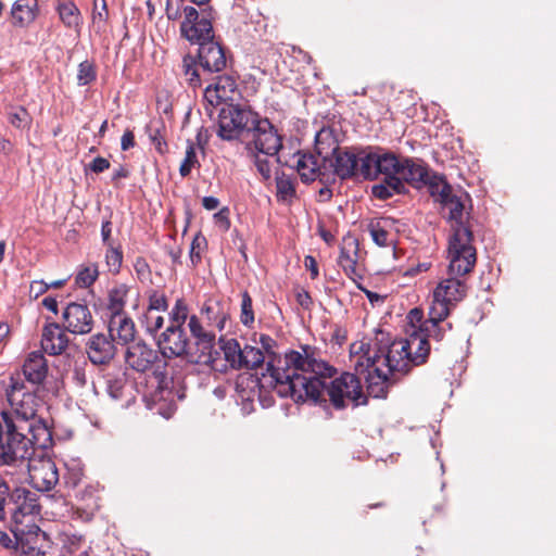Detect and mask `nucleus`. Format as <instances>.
Segmentation results:
<instances>
[{
	"mask_svg": "<svg viewBox=\"0 0 556 556\" xmlns=\"http://www.w3.org/2000/svg\"><path fill=\"white\" fill-rule=\"evenodd\" d=\"M128 293L129 287L125 283L116 285L109 290L106 301L109 317L126 314L125 305Z\"/></svg>",
	"mask_w": 556,
	"mask_h": 556,
	"instance_id": "obj_28",
	"label": "nucleus"
},
{
	"mask_svg": "<svg viewBox=\"0 0 556 556\" xmlns=\"http://www.w3.org/2000/svg\"><path fill=\"white\" fill-rule=\"evenodd\" d=\"M65 472L62 482L68 489H75L83 480L84 469L79 460L71 459L65 463Z\"/></svg>",
	"mask_w": 556,
	"mask_h": 556,
	"instance_id": "obj_34",
	"label": "nucleus"
},
{
	"mask_svg": "<svg viewBox=\"0 0 556 556\" xmlns=\"http://www.w3.org/2000/svg\"><path fill=\"white\" fill-rule=\"evenodd\" d=\"M9 122L16 128H23L29 124L30 117L26 109L18 106L9 113Z\"/></svg>",
	"mask_w": 556,
	"mask_h": 556,
	"instance_id": "obj_52",
	"label": "nucleus"
},
{
	"mask_svg": "<svg viewBox=\"0 0 556 556\" xmlns=\"http://www.w3.org/2000/svg\"><path fill=\"white\" fill-rule=\"evenodd\" d=\"M327 393L334 408L342 409L348 402L354 407L367 404V396L363 392L361 379L352 372H343L340 377L327 379V386L321 392Z\"/></svg>",
	"mask_w": 556,
	"mask_h": 556,
	"instance_id": "obj_8",
	"label": "nucleus"
},
{
	"mask_svg": "<svg viewBox=\"0 0 556 556\" xmlns=\"http://www.w3.org/2000/svg\"><path fill=\"white\" fill-rule=\"evenodd\" d=\"M368 231L371 236L372 241L377 245L387 247L389 244V232L382 226H380V223H370L368 225Z\"/></svg>",
	"mask_w": 556,
	"mask_h": 556,
	"instance_id": "obj_50",
	"label": "nucleus"
},
{
	"mask_svg": "<svg viewBox=\"0 0 556 556\" xmlns=\"http://www.w3.org/2000/svg\"><path fill=\"white\" fill-rule=\"evenodd\" d=\"M106 392L113 400H121L124 397V391L127 384V378L125 374L121 375H108L105 379Z\"/></svg>",
	"mask_w": 556,
	"mask_h": 556,
	"instance_id": "obj_38",
	"label": "nucleus"
},
{
	"mask_svg": "<svg viewBox=\"0 0 556 556\" xmlns=\"http://www.w3.org/2000/svg\"><path fill=\"white\" fill-rule=\"evenodd\" d=\"M466 274L452 273L448 268V277L442 280L433 291V299L443 301L450 305H455L467 294V285L459 277Z\"/></svg>",
	"mask_w": 556,
	"mask_h": 556,
	"instance_id": "obj_20",
	"label": "nucleus"
},
{
	"mask_svg": "<svg viewBox=\"0 0 556 556\" xmlns=\"http://www.w3.org/2000/svg\"><path fill=\"white\" fill-rule=\"evenodd\" d=\"M11 410H3L0 420V434L3 451L16 445L36 444L47 450L53 445V432L48 421L38 414L41 400L33 392H23L15 399Z\"/></svg>",
	"mask_w": 556,
	"mask_h": 556,
	"instance_id": "obj_2",
	"label": "nucleus"
},
{
	"mask_svg": "<svg viewBox=\"0 0 556 556\" xmlns=\"http://www.w3.org/2000/svg\"><path fill=\"white\" fill-rule=\"evenodd\" d=\"M62 317L64 328L73 334H87L93 328V316L85 303L72 302L67 304Z\"/></svg>",
	"mask_w": 556,
	"mask_h": 556,
	"instance_id": "obj_16",
	"label": "nucleus"
},
{
	"mask_svg": "<svg viewBox=\"0 0 556 556\" xmlns=\"http://www.w3.org/2000/svg\"><path fill=\"white\" fill-rule=\"evenodd\" d=\"M197 164H199V162H198V159H197L195 149H194L192 143H189L188 147H187V150H186L185 159H184V161H182V163L180 164V167H179V174L181 175V177L189 176L191 170H192V168Z\"/></svg>",
	"mask_w": 556,
	"mask_h": 556,
	"instance_id": "obj_47",
	"label": "nucleus"
},
{
	"mask_svg": "<svg viewBox=\"0 0 556 556\" xmlns=\"http://www.w3.org/2000/svg\"><path fill=\"white\" fill-rule=\"evenodd\" d=\"M146 131L149 135V138H150L151 142L153 143V146L155 147V149L160 153H164L165 148H166V142H165L164 137L161 135L160 127L156 126L154 123H151L150 125H147Z\"/></svg>",
	"mask_w": 556,
	"mask_h": 556,
	"instance_id": "obj_51",
	"label": "nucleus"
},
{
	"mask_svg": "<svg viewBox=\"0 0 556 556\" xmlns=\"http://www.w3.org/2000/svg\"><path fill=\"white\" fill-rule=\"evenodd\" d=\"M401 161L402 159L392 151L368 146L363 169L369 181L376 180L380 175L388 178L397 175Z\"/></svg>",
	"mask_w": 556,
	"mask_h": 556,
	"instance_id": "obj_13",
	"label": "nucleus"
},
{
	"mask_svg": "<svg viewBox=\"0 0 556 556\" xmlns=\"http://www.w3.org/2000/svg\"><path fill=\"white\" fill-rule=\"evenodd\" d=\"M56 10H58L60 20L66 27L74 28V29H78L80 27L81 14H80L79 9L77 8V5L74 2L68 1V2L59 3Z\"/></svg>",
	"mask_w": 556,
	"mask_h": 556,
	"instance_id": "obj_30",
	"label": "nucleus"
},
{
	"mask_svg": "<svg viewBox=\"0 0 556 556\" xmlns=\"http://www.w3.org/2000/svg\"><path fill=\"white\" fill-rule=\"evenodd\" d=\"M188 327L193 338H197L201 332L204 331V328L195 315L190 316Z\"/></svg>",
	"mask_w": 556,
	"mask_h": 556,
	"instance_id": "obj_64",
	"label": "nucleus"
},
{
	"mask_svg": "<svg viewBox=\"0 0 556 556\" xmlns=\"http://www.w3.org/2000/svg\"><path fill=\"white\" fill-rule=\"evenodd\" d=\"M205 243H206V240L204 237H201L198 235L193 238V240L191 242V247H190V258H191L192 263H197L201 260L199 250L201 249V245L205 244Z\"/></svg>",
	"mask_w": 556,
	"mask_h": 556,
	"instance_id": "obj_57",
	"label": "nucleus"
},
{
	"mask_svg": "<svg viewBox=\"0 0 556 556\" xmlns=\"http://www.w3.org/2000/svg\"><path fill=\"white\" fill-rule=\"evenodd\" d=\"M277 198L280 201H289L295 197V186L292 178L285 173H277L276 176Z\"/></svg>",
	"mask_w": 556,
	"mask_h": 556,
	"instance_id": "obj_36",
	"label": "nucleus"
},
{
	"mask_svg": "<svg viewBox=\"0 0 556 556\" xmlns=\"http://www.w3.org/2000/svg\"><path fill=\"white\" fill-rule=\"evenodd\" d=\"M365 156L367 147H341L327 162L329 174L333 175V184L337 178L341 181L359 177L367 180V174L363 169Z\"/></svg>",
	"mask_w": 556,
	"mask_h": 556,
	"instance_id": "obj_7",
	"label": "nucleus"
},
{
	"mask_svg": "<svg viewBox=\"0 0 556 556\" xmlns=\"http://www.w3.org/2000/svg\"><path fill=\"white\" fill-rule=\"evenodd\" d=\"M37 11V0H16L11 9L13 24L18 27L29 25L36 18Z\"/></svg>",
	"mask_w": 556,
	"mask_h": 556,
	"instance_id": "obj_26",
	"label": "nucleus"
},
{
	"mask_svg": "<svg viewBox=\"0 0 556 556\" xmlns=\"http://www.w3.org/2000/svg\"><path fill=\"white\" fill-rule=\"evenodd\" d=\"M108 330L113 340L123 345L134 341L136 334L135 323L126 314L109 317Z\"/></svg>",
	"mask_w": 556,
	"mask_h": 556,
	"instance_id": "obj_24",
	"label": "nucleus"
},
{
	"mask_svg": "<svg viewBox=\"0 0 556 556\" xmlns=\"http://www.w3.org/2000/svg\"><path fill=\"white\" fill-rule=\"evenodd\" d=\"M407 321L409 327L407 329L408 337L414 330L422 334V329L426 326V319L424 318V312L421 308L415 307L410 309L407 314Z\"/></svg>",
	"mask_w": 556,
	"mask_h": 556,
	"instance_id": "obj_44",
	"label": "nucleus"
},
{
	"mask_svg": "<svg viewBox=\"0 0 556 556\" xmlns=\"http://www.w3.org/2000/svg\"><path fill=\"white\" fill-rule=\"evenodd\" d=\"M468 200V193L457 195L452 191L440 203L443 211H447L446 219L451 223L452 235L448 238L447 257L451 271L456 274L470 273L477 262L471 226L468 218L464 219L465 202Z\"/></svg>",
	"mask_w": 556,
	"mask_h": 556,
	"instance_id": "obj_4",
	"label": "nucleus"
},
{
	"mask_svg": "<svg viewBox=\"0 0 556 556\" xmlns=\"http://www.w3.org/2000/svg\"><path fill=\"white\" fill-rule=\"evenodd\" d=\"M264 353L262 349L245 345L241 351L240 363L238 368L252 369L261 366L264 363Z\"/></svg>",
	"mask_w": 556,
	"mask_h": 556,
	"instance_id": "obj_33",
	"label": "nucleus"
},
{
	"mask_svg": "<svg viewBox=\"0 0 556 556\" xmlns=\"http://www.w3.org/2000/svg\"><path fill=\"white\" fill-rule=\"evenodd\" d=\"M92 24L98 31L104 29L109 18V10L105 0H93Z\"/></svg>",
	"mask_w": 556,
	"mask_h": 556,
	"instance_id": "obj_40",
	"label": "nucleus"
},
{
	"mask_svg": "<svg viewBox=\"0 0 556 556\" xmlns=\"http://www.w3.org/2000/svg\"><path fill=\"white\" fill-rule=\"evenodd\" d=\"M225 308V305L220 302H210L205 304L202 308V313L206 315L207 320L214 325L215 321L218 318V315L220 312H223Z\"/></svg>",
	"mask_w": 556,
	"mask_h": 556,
	"instance_id": "obj_54",
	"label": "nucleus"
},
{
	"mask_svg": "<svg viewBox=\"0 0 556 556\" xmlns=\"http://www.w3.org/2000/svg\"><path fill=\"white\" fill-rule=\"evenodd\" d=\"M296 302L304 309H308L313 304L311 294L306 290H301L296 293Z\"/></svg>",
	"mask_w": 556,
	"mask_h": 556,
	"instance_id": "obj_63",
	"label": "nucleus"
},
{
	"mask_svg": "<svg viewBox=\"0 0 556 556\" xmlns=\"http://www.w3.org/2000/svg\"><path fill=\"white\" fill-rule=\"evenodd\" d=\"M248 384L251 387L252 391H254L255 388H257L258 391V399L263 405V407H269L273 405L274 400L271 397H267L263 393L266 392L269 389H274L277 391V388L270 384L269 379L265 380L264 374L261 378L251 376L248 379Z\"/></svg>",
	"mask_w": 556,
	"mask_h": 556,
	"instance_id": "obj_37",
	"label": "nucleus"
},
{
	"mask_svg": "<svg viewBox=\"0 0 556 556\" xmlns=\"http://www.w3.org/2000/svg\"><path fill=\"white\" fill-rule=\"evenodd\" d=\"M99 277L98 265L91 263L88 265H80L77 269L75 282L80 288H89Z\"/></svg>",
	"mask_w": 556,
	"mask_h": 556,
	"instance_id": "obj_35",
	"label": "nucleus"
},
{
	"mask_svg": "<svg viewBox=\"0 0 556 556\" xmlns=\"http://www.w3.org/2000/svg\"><path fill=\"white\" fill-rule=\"evenodd\" d=\"M424 186L428 187L430 195L439 203L453 191L452 186L443 177L437 175L429 174V178L426 179L425 184H421V187Z\"/></svg>",
	"mask_w": 556,
	"mask_h": 556,
	"instance_id": "obj_31",
	"label": "nucleus"
},
{
	"mask_svg": "<svg viewBox=\"0 0 556 556\" xmlns=\"http://www.w3.org/2000/svg\"><path fill=\"white\" fill-rule=\"evenodd\" d=\"M134 268H135L138 279L141 282H144L150 279V274H151L150 266L143 257L136 258V261L134 263Z\"/></svg>",
	"mask_w": 556,
	"mask_h": 556,
	"instance_id": "obj_55",
	"label": "nucleus"
},
{
	"mask_svg": "<svg viewBox=\"0 0 556 556\" xmlns=\"http://www.w3.org/2000/svg\"><path fill=\"white\" fill-rule=\"evenodd\" d=\"M214 223L217 225L223 231H227L230 228V219H229V208L223 207L217 213L213 215Z\"/></svg>",
	"mask_w": 556,
	"mask_h": 556,
	"instance_id": "obj_56",
	"label": "nucleus"
},
{
	"mask_svg": "<svg viewBox=\"0 0 556 556\" xmlns=\"http://www.w3.org/2000/svg\"><path fill=\"white\" fill-rule=\"evenodd\" d=\"M212 8L207 7L198 11L193 7H185V18L180 24L181 36L190 43L198 45L214 39V30L212 25Z\"/></svg>",
	"mask_w": 556,
	"mask_h": 556,
	"instance_id": "obj_11",
	"label": "nucleus"
},
{
	"mask_svg": "<svg viewBox=\"0 0 556 556\" xmlns=\"http://www.w3.org/2000/svg\"><path fill=\"white\" fill-rule=\"evenodd\" d=\"M195 339L199 355L191 352L190 362L195 364H210L215 361L213 351L215 348V334L204 330Z\"/></svg>",
	"mask_w": 556,
	"mask_h": 556,
	"instance_id": "obj_27",
	"label": "nucleus"
},
{
	"mask_svg": "<svg viewBox=\"0 0 556 556\" xmlns=\"http://www.w3.org/2000/svg\"><path fill=\"white\" fill-rule=\"evenodd\" d=\"M241 298L240 321L245 327H252L255 320L252 298L248 291H243Z\"/></svg>",
	"mask_w": 556,
	"mask_h": 556,
	"instance_id": "obj_41",
	"label": "nucleus"
},
{
	"mask_svg": "<svg viewBox=\"0 0 556 556\" xmlns=\"http://www.w3.org/2000/svg\"><path fill=\"white\" fill-rule=\"evenodd\" d=\"M304 265H305L306 269L309 270L311 278L316 279L319 275L316 258L312 255H306L304 258Z\"/></svg>",
	"mask_w": 556,
	"mask_h": 556,
	"instance_id": "obj_61",
	"label": "nucleus"
},
{
	"mask_svg": "<svg viewBox=\"0 0 556 556\" xmlns=\"http://www.w3.org/2000/svg\"><path fill=\"white\" fill-rule=\"evenodd\" d=\"M116 346L113 338L108 333H94L86 343L88 359L93 365H106L116 355Z\"/></svg>",
	"mask_w": 556,
	"mask_h": 556,
	"instance_id": "obj_19",
	"label": "nucleus"
},
{
	"mask_svg": "<svg viewBox=\"0 0 556 556\" xmlns=\"http://www.w3.org/2000/svg\"><path fill=\"white\" fill-rule=\"evenodd\" d=\"M406 186L395 176L384 177L383 181L371 187V194L379 200H388L395 194H404Z\"/></svg>",
	"mask_w": 556,
	"mask_h": 556,
	"instance_id": "obj_29",
	"label": "nucleus"
},
{
	"mask_svg": "<svg viewBox=\"0 0 556 556\" xmlns=\"http://www.w3.org/2000/svg\"><path fill=\"white\" fill-rule=\"evenodd\" d=\"M142 324L144 325L148 333L155 336L156 332L163 327L164 318L163 316L157 315L156 312L147 311Z\"/></svg>",
	"mask_w": 556,
	"mask_h": 556,
	"instance_id": "obj_48",
	"label": "nucleus"
},
{
	"mask_svg": "<svg viewBox=\"0 0 556 556\" xmlns=\"http://www.w3.org/2000/svg\"><path fill=\"white\" fill-rule=\"evenodd\" d=\"M451 313V305L433 299V304L429 308V317L426 321L443 323Z\"/></svg>",
	"mask_w": 556,
	"mask_h": 556,
	"instance_id": "obj_42",
	"label": "nucleus"
},
{
	"mask_svg": "<svg viewBox=\"0 0 556 556\" xmlns=\"http://www.w3.org/2000/svg\"><path fill=\"white\" fill-rule=\"evenodd\" d=\"M97 78V72L94 68V65L88 61L85 60L78 65V72H77V84L79 86H86L96 80Z\"/></svg>",
	"mask_w": 556,
	"mask_h": 556,
	"instance_id": "obj_43",
	"label": "nucleus"
},
{
	"mask_svg": "<svg viewBox=\"0 0 556 556\" xmlns=\"http://www.w3.org/2000/svg\"><path fill=\"white\" fill-rule=\"evenodd\" d=\"M340 141L334 128L324 126L315 136V151L321 162L327 163L340 149Z\"/></svg>",
	"mask_w": 556,
	"mask_h": 556,
	"instance_id": "obj_22",
	"label": "nucleus"
},
{
	"mask_svg": "<svg viewBox=\"0 0 556 556\" xmlns=\"http://www.w3.org/2000/svg\"><path fill=\"white\" fill-rule=\"evenodd\" d=\"M25 389V383L21 379V377L17 376H11L10 377V383L8 388L5 389V395L8 397V401L11 406H14V401L17 399V394L22 392Z\"/></svg>",
	"mask_w": 556,
	"mask_h": 556,
	"instance_id": "obj_49",
	"label": "nucleus"
},
{
	"mask_svg": "<svg viewBox=\"0 0 556 556\" xmlns=\"http://www.w3.org/2000/svg\"><path fill=\"white\" fill-rule=\"evenodd\" d=\"M125 361L130 368L138 372H146L152 369L157 362H162L160 351L152 349L143 341L127 348Z\"/></svg>",
	"mask_w": 556,
	"mask_h": 556,
	"instance_id": "obj_18",
	"label": "nucleus"
},
{
	"mask_svg": "<svg viewBox=\"0 0 556 556\" xmlns=\"http://www.w3.org/2000/svg\"><path fill=\"white\" fill-rule=\"evenodd\" d=\"M405 349L409 350V342H387L371 348L370 345L358 357L355 370L363 374L366 363L367 393L376 399H383L388 388L401 376L406 375L414 367L407 359Z\"/></svg>",
	"mask_w": 556,
	"mask_h": 556,
	"instance_id": "obj_3",
	"label": "nucleus"
},
{
	"mask_svg": "<svg viewBox=\"0 0 556 556\" xmlns=\"http://www.w3.org/2000/svg\"><path fill=\"white\" fill-rule=\"evenodd\" d=\"M222 350L224 352L225 359L232 366L238 368L240 363L241 351L240 344L236 339L220 340Z\"/></svg>",
	"mask_w": 556,
	"mask_h": 556,
	"instance_id": "obj_39",
	"label": "nucleus"
},
{
	"mask_svg": "<svg viewBox=\"0 0 556 556\" xmlns=\"http://www.w3.org/2000/svg\"><path fill=\"white\" fill-rule=\"evenodd\" d=\"M450 330H452L451 323L426 321L422 334L414 330L409 337L396 339L392 342H409V350L405 349L406 354H409L407 359L413 366H419L426 363L428 358L430 352L429 339L438 342L442 341Z\"/></svg>",
	"mask_w": 556,
	"mask_h": 556,
	"instance_id": "obj_10",
	"label": "nucleus"
},
{
	"mask_svg": "<svg viewBox=\"0 0 556 556\" xmlns=\"http://www.w3.org/2000/svg\"><path fill=\"white\" fill-rule=\"evenodd\" d=\"M339 263L346 273L355 271L356 261L352 258L349 252H346L344 249L341 250Z\"/></svg>",
	"mask_w": 556,
	"mask_h": 556,
	"instance_id": "obj_58",
	"label": "nucleus"
},
{
	"mask_svg": "<svg viewBox=\"0 0 556 556\" xmlns=\"http://www.w3.org/2000/svg\"><path fill=\"white\" fill-rule=\"evenodd\" d=\"M109 168H110V162L102 156H98V157L93 159L92 162L89 164V169L96 174L103 173L104 170H106Z\"/></svg>",
	"mask_w": 556,
	"mask_h": 556,
	"instance_id": "obj_60",
	"label": "nucleus"
},
{
	"mask_svg": "<svg viewBox=\"0 0 556 556\" xmlns=\"http://www.w3.org/2000/svg\"><path fill=\"white\" fill-rule=\"evenodd\" d=\"M168 308L167 298L164 293L152 291L149 295V306L147 311L165 312Z\"/></svg>",
	"mask_w": 556,
	"mask_h": 556,
	"instance_id": "obj_53",
	"label": "nucleus"
},
{
	"mask_svg": "<svg viewBox=\"0 0 556 556\" xmlns=\"http://www.w3.org/2000/svg\"><path fill=\"white\" fill-rule=\"evenodd\" d=\"M68 344L65 332L55 323L45 326L42 330L41 346L50 355L61 354Z\"/></svg>",
	"mask_w": 556,
	"mask_h": 556,
	"instance_id": "obj_25",
	"label": "nucleus"
},
{
	"mask_svg": "<svg viewBox=\"0 0 556 556\" xmlns=\"http://www.w3.org/2000/svg\"><path fill=\"white\" fill-rule=\"evenodd\" d=\"M300 349L288 351L282 366L276 367L269 361L264 374L265 380L269 379L280 397H291L296 403L307 400L317 402L327 386V379L332 378L337 370L318 359L315 346L303 344Z\"/></svg>",
	"mask_w": 556,
	"mask_h": 556,
	"instance_id": "obj_1",
	"label": "nucleus"
},
{
	"mask_svg": "<svg viewBox=\"0 0 556 556\" xmlns=\"http://www.w3.org/2000/svg\"><path fill=\"white\" fill-rule=\"evenodd\" d=\"M16 549L21 551L20 556H46L50 548L51 541L48 534L42 531L16 529L14 531Z\"/></svg>",
	"mask_w": 556,
	"mask_h": 556,
	"instance_id": "obj_17",
	"label": "nucleus"
},
{
	"mask_svg": "<svg viewBox=\"0 0 556 556\" xmlns=\"http://www.w3.org/2000/svg\"><path fill=\"white\" fill-rule=\"evenodd\" d=\"M187 318L188 307L182 299H178L169 313V325L175 326V324H179V326L184 327Z\"/></svg>",
	"mask_w": 556,
	"mask_h": 556,
	"instance_id": "obj_45",
	"label": "nucleus"
},
{
	"mask_svg": "<svg viewBox=\"0 0 556 556\" xmlns=\"http://www.w3.org/2000/svg\"><path fill=\"white\" fill-rule=\"evenodd\" d=\"M270 136L273 139H270L269 136H266V141H264V137L260 136L255 139L247 140L244 144L248 157L255 165L264 180L270 179L271 166L269 161L266 157L261 156V154L266 156H276L283 147L282 136L279 135L276 127L270 129Z\"/></svg>",
	"mask_w": 556,
	"mask_h": 556,
	"instance_id": "obj_12",
	"label": "nucleus"
},
{
	"mask_svg": "<svg viewBox=\"0 0 556 556\" xmlns=\"http://www.w3.org/2000/svg\"><path fill=\"white\" fill-rule=\"evenodd\" d=\"M25 379L33 384H40L48 375V364L40 351H34L26 357L23 367Z\"/></svg>",
	"mask_w": 556,
	"mask_h": 556,
	"instance_id": "obj_23",
	"label": "nucleus"
},
{
	"mask_svg": "<svg viewBox=\"0 0 556 556\" xmlns=\"http://www.w3.org/2000/svg\"><path fill=\"white\" fill-rule=\"evenodd\" d=\"M9 504L14 506L12 508L13 523L11 527L13 535L17 528H22L24 532L41 530L36 523V516L40 514V505L36 493L25 488H15L11 491Z\"/></svg>",
	"mask_w": 556,
	"mask_h": 556,
	"instance_id": "obj_9",
	"label": "nucleus"
},
{
	"mask_svg": "<svg viewBox=\"0 0 556 556\" xmlns=\"http://www.w3.org/2000/svg\"><path fill=\"white\" fill-rule=\"evenodd\" d=\"M395 177L404 185L409 184L415 188H421V184H425L426 179L429 178V172L421 161L403 157Z\"/></svg>",
	"mask_w": 556,
	"mask_h": 556,
	"instance_id": "obj_21",
	"label": "nucleus"
},
{
	"mask_svg": "<svg viewBox=\"0 0 556 556\" xmlns=\"http://www.w3.org/2000/svg\"><path fill=\"white\" fill-rule=\"evenodd\" d=\"M275 126L267 117L261 116L250 108L239 104H225L218 112L217 136L225 141L238 140L245 144L249 139L266 136L271 138Z\"/></svg>",
	"mask_w": 556,
	"mask_h": 556,
	"instance_id": "obj_5",
	"label": "nucleus"
},
{
	"mask_svg": "<svg viewBox=\"0 0 556 556\" xmlns=\"http://www.w3.org/2000/svg\"><path fill=\"white\" fill-rule=\"evenodd\" d=\"M106 265L112 274H118L123 262V252L113 245L108 247L105 254Z\"/></svg>",
	"mask_w": 556,
	"mask_h": 556,
	"instance_id": "obj_46",
	"label": "nucleus"
},
{
	"mask_svg": "<svg viewBox=\"0 0 556 556\" xmlns=\"http://www.w3.org/2000/svg\"><path fill=\"white\" fill-rule=\"evenodd\" d=\"M198 64L204 73H220L227 66V59L224 48L214 39L200 45L197 56L187 54L182 59V72L188 84L193 87L201 86V78Z\"/></svg>",
	"mask_w": 556,
	"mask_h": 556,
	"instance_id": "obj_6",
	"label": "nucleus"
},
{
	"mask_svg": "<svg viewBox=\"0 0 556 556\" xmlns=\"http://www.w3.org/2000/svg\"><path fill=\"white\" fill-rule=\"evenodd\" d=\"M294 157L295 164L292 165L296 169L302 182L311 184L318 180L323 185H332L333 175L329 174L327 163H319L318 159L311 153L298 152Z\"/></svg>",
	"mask_w": 556,
	"mask_h": 556,
	"instance_id": "obj_15",
	"label": "nucleus"
},
{
	"mask_svg": "<svg viewBox=\"0 0 556 556\" xmlns=\"http://www.w3.org/2000/svg\"><path fill=\"white\" fill-rule=\"evenodd\" d=\"M135 146V135L130 129L125 130L121 139V149L127 151Z\"/></svg>",
	"mask_w": 556,
	"mask_h": 556,
	"instance_id": "obj_62",
	"label": "nucleus"
},
{
	"mask_svg": "<svg viewBox=\"0 0 556 556\" xmlns=\"http://www.w3.org/2000/svg\"><path fill=\"white\" fill-rule=\"evenodd\" d=\"M236 88V80L231 76L218 75L216 81L205 88V97L208 99L212 92H215V97L222 100L227 97L228 93L233 92Z\"/></svg>",
	"mask_w": 556,
	"mask_h": 556,
	"instance_id": "obj_32",
	"label": "nucleus"
},
{
	"mask_svg": "<svg viewBox=\"0 0 556 556\" xmlns=\"http://www.w3.org/2000/svg\"><path fill=\"white\" fill-rule=\"evenodd\" d=\"M260 344L262 351L264 350L268 355H275L274 349L277 346V342L268 334L260 336Z\"/></svg>",
	"mask_w": 556,
	"mask_h": 556,
	"instance_id": "obj_59",
	"label": "nucleus"
},
{
	"mask_svg": "<svg viewBox=\"0 0 556 556\" xmlns=\"http://www.w3.org/2000/svg\"><path fill=\"white\" fill-rule=\"evenodd\" d=\"M160 353L167 358L186 356L190 362L191 349L184 327L168 325L157 339Z\"/></svg>",
	"mask_w": 556,
	"mask_h": 556,
	"instance_id": "obj_14",
	"label": "nucleus"
}]
</instances>
